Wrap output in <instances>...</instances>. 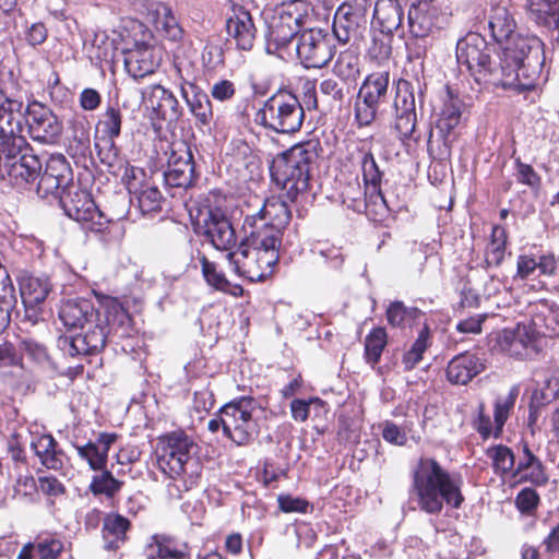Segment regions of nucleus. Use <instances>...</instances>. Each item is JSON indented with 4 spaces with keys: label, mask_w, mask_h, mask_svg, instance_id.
<instances>
[{
    "label": "nucleus",
    "mask_w": 559,
    "mask_h": 559,
    "mask_svg": "<svg viewBox=\"0 0 559 559\" xmlns=\"http://www.w3.org/2000/svg\"><path fill=\"white\" fill-rule=\"evenodd\" d=\"M22 107V100L9 98L0 91V139L4 154L0 178L19 192L34 193L43 165L21 135Z\"/></svg>",
    "instance_id": "obj_1"
},
{
    "label": "nucleus",
    "mask_w": 559,
    "mask_h": 559,
    "mask_svg": "<svg viewBox=\"0 0 559 559\" xmlns=\"http://www.w3.org/2000/svg\"><path fill=\"white\" fill-rule=\"evenodd\" d=\"M408 506L427 514L437 515L444 503L454 509L461 508L462 479L450 473L436 459L420 456L411 469Z\"/></svg>",
    "instance_id": "obj_2"
},
{
    "label": "nucleus",
    "mask_w": 559,
    "mask_h": 559,
    "mask_svg": "<svg viewBox=\"0 0 559 559\" xmlns=\"http://www.w3.org/2000/svg\"><path fill=\"white\" fill-rule=\"evenodd\" d=\"M503 58L499 69L491 67L484 84L524 91L534 87L544 58L542 44L537 38H519L503 46Z\"/></svg>",
    "instance_id": "obj_3"
},
{
    "label": "nucleus",
    "mask_w": 559,
    "mask_h": 559,
    "mask_svg": "<svg viewBox=\"0 0 559 559\" xmlns=\"http://www.w3.org/2000/svg\"><path fill=\"white\" fill-rule=\"evenodd\" d=\"M104 319L98 318L90 321L83 332L58 338L59 348L71 357L98 354L104 349L108 334L114 331L124 336L129 333L131 318L121 304L115 298H105L102 304Z\"/></svg>",
    "instance_id": "obj_4"
},
{
    "label": "nucleus",
    "mask_w": 559,
    "mask_h": 559,
    "mask_svg": "<svg viewBox=\"0 0 559 559\" xmlns=\"http://www.w3.org/2000/svg\"><path fill=\"white\" fill-rule=\"evenodd\" d=\"M157 463L160 471L178 481V490H189L202 474V463L198 455V444L182 431H175L159 439Z\"/></svg>",
    "instance_id": "obj_5"
},
{
    "label": "nucleus",
    "mask_w": 559,
    "mask_h": 559,
    "mask_svg": "<svg viewBox=\"0 0 559 559\" xmlns=\"http://www.w3.org/2000/svg\"><path fill=\"white\" fill-rule=\"evenodd\" d=\"M247 236L238 252H229L231 270L250 282H262L272 275L280 259L281 243L276 238L245 230Z\"/></svg>",
    "instance_id": "obj_6"
},
{
    "label": "nucleus",
    "mask_w": 559,
    "mask_h": 559,
    "mask_svg": "<svg viewBox=\"0 0 559 559\" xmlns=\"http://www.w3.org/2000/svg\"><path fill=\"white\" fill-rule=\"evenodd\" d=\"M317 158V144L309 141L294 145L273 160L271 176L290 202L307 192L310 171Z\"/></svg>",
    "instance_id": "obj_7"
},
{
    "label": "nucleus",
    "mask_w": 559,
    "mask_h": 559,
    "mask_svg": "<svg viewBox=\"0 0 559 559\" xmlns=\"http://www.w3.org/2000/svg\"><path fill=\"white\" fill-rule=\"evenodd\" d=\"M312 7L305 0H289L278 4L267 22L266 50L281 58L292 56L289 46L302 27L309 23Z\"/></svg>",
    "instance_id": "obj_8"
},
{
    "label": "nucleus",
    "mask_w": 559,
    "mask_h": 559,
    "mask_svg": "<svg viewBox=\"0 0 559 559\" xmlns=\"http://www.w3.org/2000/svg\"><path fill=\"white\" fill-rule=\"evenodd\" d=\"M305 111L296 95L278 92L267 98L254 116V121L277 133L297 132L304 122Z\"/></svg>",
    "instance_id": "obj_9"
},
{
    "label": "nucleus",
    "mask_w": 559,
    "mask_h": 559,
    "mask_svg": "<svg viewBox=\"0 0 559 559\" xmlns=\"http://www.w3.org/2000/svg\"><path fill=\"white\" fill-rule=\"evenodd\" d=\"M257 402L250 396L235 399L224 405V435L237 445L249 443L258 433L253 418Z\"/></svg>",
    "instance_id": "obj_10"
},
{
    "label": "nucleus",
    "mask_w": 559,
    "mask_h": 559,
    "mask_svg": "<svg viewBox=\"0 0 559 559\" xmlns=\"http://www.w3.org/2000/svg\"><path fill=\"white\" fill-rule=\"evenodd\" d=\"M292 217L286 202L280 197L265 199L260 211L245 219L243 228L265 236L273 235L282 243L283 230Z\"/></svg>",
    "instance_id": "obj_11"
},
{
    "label": "nucleus",
    "mask_w": 559,
    "mask_h": 559,
    "mask_svg": "<svg viewBox=\"0 0 559 559\" xmlns=\"http://www.w3.org/2000/svg\"><path fill=\"white\" fill-rule=\"evenodd\" d=\"M389 74L378 72L368 75L361 84L355 103V118L360 127L370 126L380 106L388 99Z\"/></svg>",
    "instance_id": "obj_12"
},
{
    "label": "nucleus",
    "mask_w": 559,
    "mask_h": 559,
    "mask_svg": "<svg viewBox=\"0 0 559 559\" xmlns=\"http://www.w3.org/2000/svg\"><path fill=\"white\" fill-rule=\"evenodd\" d=\"M491 51L486 39L477 33L467 34L456 44L459 64L465 66L479 84L487 80L492 67Z\"/></svg>",
    "instance_id": "obj_13"
},
{
    "label": "nucleus",
    "mask_w": 559,
    "mask_h": 559,
    "mask_svg": "<svg viewBox=\"0 0 559 559\" xmlns=\"http://www.w3.org/2000/svg\"><path fill=\"white\" fill-rule=\"evenodd\" d=\"M295 55L305 68L320 69L333 58L334 50L326 34L321 29L308 28L297 37Z\"/></svg>",
    "instance_id": "obj_14"
},
{
    "label": "nucleus",
    "mask_w": 559,
    "mask_h": 559,
    "mask_svg": "<svg viewBox=\"0 0 559 559\" xmlns=\"http://www.w3.org/2000/svg\"><path fill=\"white\" fill-rule=\"evenodd\" d=\"M23 115L28 127V133L33 140L43 144H51L61 135L62 123L49 107L38 102H33L27 105L24 112L23 110L21 111V119Z\"/></svg>",
    "instance_id": "obj_15"
},
{
    "label": "nucleus",
    "mask_w": 559,
    "mask_h": 559,
    "mask_svg": "<svg viewBox=\"0 0 559 559\" xmlns=\"http://www.w3.org/2000/svg\"><path fill=\"white\" fill-rule=\"evenodd\" d=\"M72 180V171L63 155H51L36 181L34 193L41 199L53 197L60 200Z\"/></svg>",
    "instance_id": "obj_16"
},
{
    "label": "nucleus",
    "mask_w": 559,
    "mask_h": 559,
    "mask_svg": "<svg viewBox=\"0 0 559 559\" xmlns=\"http://www.w3.org/2000/svg\"><path fill=\"white\" fill-rule=\"evenodd\" d=\"M60 204L67 216L82 224H91V229L100 228L104 225L103 213L85 190L70 187L68 192L60 198Z\"/></svg>",
    "instance_id": "obj_17"
},
{
    "label": "nucleus",
    "mask_w": 559,
    "mask_h": 559,
    "mask_svg": "<svg viewBox=\"0 0 559 559\" xmlns=\"http://www.w3.org/2000/svg\"><path fill=\"white\" fill-rule=\"evenodd\" d=\"M498 346L501 352L516 359H528L538 353L537 335L525 323L504 329L498 337Z\"/></svg>",
    "instance_id": "obj_18"
},
{
    "label": "nucleus",
    "mask_w": 559,
    "mask_h": 559,
    "mask_svg": "<svg viewBox=\"0 0 559 559\" xmlns=\"http://www.w3.org/2000/svg\"><path fill=\"white\" fill-rule=\"evenodd\" d=\"M464 108L463 100L450 90H447L436 120V130L443 141L444 153L447 154L450 153V147L456 138L455 129L461 123Z\"/></svg>",
    "instance_id": "obj_19"
},
{
    "label": "nucleus",
    "mask_w": 559,
    "mask_h": 559,
    "mask_svg": "<svg viewBox=\"0 0 559 559\" xmlns=\"http://www.w3.org/2000/svg\"><path fill=\"white\" fill-rule=\"evenodd\" d=\"M488 27L492 38L503 46L526 38L516 33V22L511 11V0H499L492 3L488 12Z\"/></svg>",
    "instance_id": "obj_20"
},
{
    "label": "nucleus",
    "mask_w": 559,
    "mask_h": 559,
    "mask_svg": "<svg viewBox=\"0 0 559 559\" xmlns=\"http://www.w3.org/2000/svg\"><path fill=\"white\" fill-rule=\"evenodd\" d=\"M202 215L205 238L217 250H230L236 245L237 237L229 218L218 209L209 210Z\"/></svg>",
    "instance_id": "obj_21"
},
{
    "label": "nucleus",
    "mask_w": 559,
    "mask_h": 559,
    "mask_svg": "<svg viewBox=\"0 0 559 559\" xmlns=\"http://www.w3.org/2000/svg\"><path fill=\"white\" fill-rule=\"evenodd\" d=\"M165 182L170 187L188 188L194 179V163L190 148L181 143L168 157Z\"/></svg>",
    "instance_id": "obj_22"
},
{
    "label": "nucleus",
    "mask_w": 559,
    "mask_h": 559,
    "mask_svg": "<svg viewBox=\"0 0 559 559\" xmlns=\"http://www.w3.org/2000/svg\"><path fill=\"white\" fill-rule=\"evenodd\" d=\"M527 316L536 335L552 336L559 334V306L548 299L530 301Z\"/></svg>",
    "instance_id": "obj_23"
},
{
    "label": "nucleus",
    "mask_w": 559,
    "mask_h": 559,
    "mask_svg": "<svg viewBox=\"0 0 559 559\" xmlns=\"http://www.w3.org/2000/svg\"><path fill=\"white\" fill-rule=\"evenodd\" d=\"M441 7L437 0H417L408 10L409 32L417 38L427 37L437 27Z\"/></svg>",
    "instance_id": "obj_24"
},
{
    "label": "nucleus",
    "mask_w": 559,
    "mask_h": 559,
    "mask_svg": "<svg viewBox=\"0 0 559 559\" xmlns=\"http://www.w3.org/2000/svg\"><path fill=\"white\" fill-rule=\"evenodd\" d=\"M127 188L138 202V206L143 214L157 212L160 210L162 193L157 187L145 182H140V178L144 177V170L131 167L126 171Z\"/></svg>",
    "instance_id": "obj_25"
},
{
    "label": "nucleus",
    "mask_w": 559,
    "mask_h": 559,
    "mask_svg": "<svg viewBox=\"0 0 559 559\" xmlns=\"http://www.w3.org/2000/svg\"><path fill=\"white\" fill-rule=\"evenodd\" d=\"M228 36L240 50H251L257 38V27L252 15L243 8L234 10L226 24Z\"/></svg>",
    "instance_id": "obj_26"
},
{
    "label": "nucleus",
    "mask_w": 559,
    "mask_h": 559,
    "mask_svg": "<svg viewBox=\"0 0 559 559\" xmlns=\"http://www.w3.org/2000/svg\"><path fill=\"white\" fill-rule=\"evenodd\" d=\"M142 97L145 106L151 108L158 118L171 120L178 117L177 98L162 85L147 86L142 92Z\"/></svg>",
    "instance_id": "obj_27"
},
{
    "label": "nucleus",
    "mask_w": 559,
    "mask_h": 559,
    "mask_svg": "<svg viewBox=\"0 0 559 559\" xmlns=\"http://www.w3.org/2000/svg\"><path fill=\"white\" fill-rule=\"evenodd\" d=\"M99 311L87 299H71L62 304L59 319L69 330L84 329L90 321L98 318Z\"/></svg>",
    "instance_id": "obj_28"
},
{
    "label": "nucleus",
    "mask_w": 559,
    "mask_h": 559,
    "mask_svg": "<svg viewBox=\"0 0 559 559\" xmlns=\"http://www.w3.org/2000/svg\"><path fill=\"white\" fill-rule=\"evenodd\" d=\"M117 440L116 433L102 432L95 441H88L83 445H74L79 456L86 461L93 471H103L107 465L110 447Z\"/></svg>",
    "instance_id": "obj_29"
},
{
    "label": "nucleus",
    "mask_w": 559,
    "mask_h": 559,
    "mask_svg": "<svg viewBox=\"0 0 559 559\" xmlns=\"http://www.w3.org/2000/svg\"><path fill=\"white\" fill-rule=\"evenodd\" d=\"M485 368L475 354L465 353L450 360L447 368L448 380L455 384H466Z\"/></svg>",
    "instance_id": "obj_30"
},
{
    "label": "nucleus",
    "mask_w": 559,
    "mask_h": 559,
    "mask_svg": "<svg viewBox=\"0 0 559 559\" xmlns=\"http://www.w3.org/2000/svg\"><path fill=\"white\" fill-rule=\"evenodd\" d=\"M51 290V284L45 276L24 274L20 278V294L26 310L43 304Z\"/></svg>",
    "instance_id": "obj_31"
},
{
    "label": "nucleus",
    "mask_w": 559,
    "mask_h": 559,
    "mask_svg": "<svg viewBox=\"0 0 559 559\" xmlns=\"http://www.w3.org/2000/svg\"><path fill=\"white\" fill-rule=\"evenodd\" d=\"M426 84L419 79L414 82L408 80H400L396 85V94L394 99V108L396 114L416 112V94L421 105Z\"/></svg>",
    "instance_id": "obj_32"
},
{
    "label": "nucleus",
    "mask_w": 559,
    "mask_h": 559,
    "mask_svg": "<svg viewBox=\"0 0 559 559\" xmlns=\"http://www.w3.org/2000/svg\"><path fill=\"white\" fill-rule=\"evenodd\" d=\"M362 21V13L358 9L341 5L334 15L333 34L341 44H347L357 35Z\"/></svg>",
    "instance_id": "obj_33"
},
{
    "label": "nucleus",
    "mask_w": 559,
    "mask_h": 559,
    "mask_svg": "<svg viewBox=\"0 0 559 559\" xmlns=\"http://www.w3.org/2000/svg\"><path fill=\"white\" fill-rule=\"evenodd\" d=\"M526 10L535 23L559 34V0H527Z\"/></svg>",
    "instance_id": "obj_34"
},
{
    "label": "nucleus",
    "mask_w": 559,
    "mask_h": 559,
    "mask_svg": "<svg viewBox=\"0 0 559 559\" xmlns=\"http://www.w3.org/2000/svg\"><path fill=\"white\" fill-rule=\"evenodd\" d=\"M124 66L128 73L138 80L154 73L157 63L154 59L153 49L147 45H141L128 51Z\"/></svg>",
    "instance_id": "obj_35"
},
{
    "label": "nucleus",
    "mask_w": 559,
    "mask_h": 559,
    "mask_svg": "<svg viewBox=\"0 0 559 559\" xmlns=\"http://www.w3.org/2000/svg\"><path fill=\"white\" fill-rule=\"evenodd\" d=\"M403 9L399 0H378L374 5L373 17L383 34L397 31L403 22Z\"/></svg>",
    "instance_id": "obj_36"
},
{
    "label": "nucleus",
    "mask_w": 559,
    "mask_h": 559,
    "mask_svg": "<svg viewBox=\"0 0 559 559\" xmlns=\"http://www.w3.org/2000/svg\"><path fill=\"white\" fill-rule=\"evenodd\" d=\"M180 92L192 115L202 124H209L213 118L212 105L209 96L193 83L182 84Z\"/></svg>",
    "instance_id": "obj_37"
},
{
    "label": "nucleus",
    "mask_w": 559,
    "mask_h": 559,
    "mask_svg": "<svg viewBox=\"0 0 559 559\" xmlns=\"http://www.w3.org/2000/svg\"><path fill=\"white\" fill-rule=\"evenodd\" d=\"M130 528V521L118 514L108 513L103 520L102 536L105 543V548L115 550L127 539V533Z\"/></svg>",
    "instance_id": "obj_38"
},
{
    "label": "nucleus",
    "mask_w": 559,
    "mask_h": 559,
    "mask_svg": "<svg viewBox=\"0 0 559 559\" xmlns=\"http://www.w3.org/2000/svg\"><path fill=\"white\" fill-rule=\"evenodd\" d=\"M31 448L45 467L55 471L62 468L63 453L57 450V442L52 436L40 435L33 438Z\"/></svg>",
    "instance_id": "obj_39"
},
{
    "label": "nucleus",
    "mask_w": 559,
    "mask_h": 559,
    "mask_svg": "<svg viewBox=\"0 0 559 559\" xmlns=\"http://www.w3.org/2000/svg\"><path fill=\"white\" fill-rule=\"evenodd\" d=\"M146 559H182L187 556V545L178 546L167 537L153 536L145 550Z\"/></svg>",
    "instance_id": "obj_40"
},
{
    "label": "nucleus",
    "mask_w": 559,
    "mask_h": 559,
    "mask_svg": "<svg viewBox=\"0 0 559 559\" xmlns=\"http://www.w3.org/2000/svg\"><path fill=\"white\" fill-rule=\"evenodd\" d=\"M63 550V544L56 538L40 539L21 550L17 559H58Z\"/></svg>",
    "instance_id": "obj_41"
},
{
    "label": "nucleus",
    "mask_w": 559,
    "mask_h": 559,
    "mask_svg": "<svg viewBox=\"0 0 559 559\" xmlns=\"http://www.w3.org/2000/svg\"><path fill=\"white\" fill-rule=\"evenodd\" d=\"M333 73L344 84L356 82L360 74L359 56L350 49L342 51L334 63Z\"/></svg>",
    "instance_id": "obj_42"
},
{
    "label": "nucleus",
    "mask_w": 559,
    "mask_h": 559,
    "mask_svg": "<svg viewBox=\"0 0 559 559\" xmlns=\"http://www.w3.org/2000/svg\"><path fill=\"white\" fill-rule=\"evenodd\" d=\"M519 386L514 385L506 395H499L493 405L495 437H499L519 396Z\"/></svg>",
    "instance_id": "obj_43"
},
{
    "label": "nucleus",
    "mask_w": 559,
    "mask_h": 559,
    "mask_svg": "<svg viewBox=\"0 0 559 559\" xmlns=\"http://www.w3.org/2000/svg\"><path fill=\"white\" fill-rule=\"evenodd\" d=\"M486 455L491 460L495 474L499 475L500 477H504L512 473L514 476L515 456L509 447L503 444L489 447L486 450Z\"/></svg>",
    "instance_id": "obj_44"
},
{
    "label": "nucleus",
    "mask_w": 559,
    "mask_h": 559,
    "mask_svg": "<svg viewBox=\"0 0 559 559\" xmlns=\"http://www.w3.org/2000/svg\"><path fill=\"white\" fill-rule=\"evenodd\" d=\"M155 26L165 37L170 40H179L182 37V28L179 25L171 9L164 3L157 5L155 10Z\"/></svg>",
    "instance_id": "obj_45"
},
{
    "label": "nucleus",
    "mask_w": 559,
    "mask_h": 559,
    "mask_svg": "<svg viewBox=\"0 0 559 559\" xmlns=\"http://www.w3.org/2000/svg\"><path fill=\"white\" fill-rule=\"evenodd\" d=\"M122 123V115L119 108L109 106L99 120V126L104 134L108 136L110 146L114 150L111 156L110 153L107 155V164L111 165L117 154L114 147V140L120 135Z\"/></svg>",
    "instance_id": "obj_46"
},
{
    "label": "nucleus",
    "mask_w": 559,
    "mask_h": 559,
    "mask_svg": "<svg viewBox=\"0 0 559 559\" xmlns=\"http://www.w3.org/2000/svg\"><path fill=\"white\" fill-rule=\"evenodd\" d=\"M507 233L501 226H493L491 230L490 242L485 253V263L487 267L499 266L506 254Z\"/></svg>",
    "instance_id": "obj_47"
},
{
    "label": "nucleus",
    "mask_w": 559,
    "mask_h": 559,
    "mask_svg": "<svg viewBox=\"0 0 559 559\" xmlns=\"http://www.w3.org/2000/svg\"><path fill=\"white\" fill-rule=\"evenodd\" d=\"M552 397L546 391V389H535L532 392L530 404H528V416H527V428L532 436H535L539 430L537 425L538 418L543 409L551 402Z\"/></svg>",
    "instance_id": "obj_48"
},
{
    "label": "nucleus",
    "mask_w": 559,
    "mask_h": 559,
    "mask_svg": "<svg viewBox=\"0 0 559 559\" xmlns=\"http://www.w3.org/2000/svg\"><path fill=\"white\" fill-rule=\"evenodd\" d=\"M421 316L417 308H406L402 301L392 302L386 310V319L393 326H411Z\"/></svg>",
    "instance_id": "obj_49"
},
{
    "label": "nucleus",
    "mask_w": 559,
    "mask_h": 559,
    "mask_svg": "<svg viewBox=\"0 0 559 559\" xmlns=\"http://www.w3.org/2000/svg\"><path fill=\"white\" fill-rule=\"evenodd\" d=\"M386 345V332L383 328L373 329L365 340V356L369 364L379 362L381 354Z\"/></svg>",
    "instance_id": "obj_50"
},
{
    "label": "nucleus",
    "mask_w": 559,
    "mask_h": 559,
    "mask_svg": "<svg viewBox=\"0 0 559 559\" xmlns=\"http://www.w3.org/2000/svg\"><path fill=\"white\" fill-rule=\"evenodd\" d=\"M365 190L358 179L346 183L341 192L343 204L355 212H362L366 209Z\"/></svg>",
    "instance_id": "obj_51"
},
{
    "label": "nucleus",
    "mask_w": 559,
    "mask_h": 559,
    "mask_svg": "<svg viewBox=\"0 0 559 559\" xmlns=\"http://www.w3.org/2000/svg\"><path fill=\"white\" fill-rule=\"evenodd\" d=\"M429 330L425 326L411 348L403 356V364L406 370L414 369L423 359V354L428 348Z\"/></svg>",
    "instance_id": "obj_52"
},
{
    "label": "nucleus",
    "mask_w": 559,
    "mask_h": 559,
    "mask_svg": "<svg viewBox=\"0 0 559 559\" xmlns=\"http://www.w3.org/2000/svg\"><path fill=\"white\" fill-rule=\"evenodd\" d=\"M122 486V481L116 479L108 471H104L99 475H95L90 485V489L94 495H106L114 497Z\"/></svg>",
    "instance_id": "obj_53"
},
{
    "label": "nucleus",
    "mask_w": 559,
    "mask_h": 559,
    "mask_svg": "<svg viewBox=\"0 0 559 559\" xmlns=\"http://www.w3.org/2000/svg\"><path fill=\"white\" fill-rule=\"evenodd\" d=\"M72 140L76 143V152L85 155L90 150V126L84 117H74L71 121Z\"/></svg>",
    "instance_id": "obj_54"
},
{
    "label": "nucleus",
    "mask_w": 559,
    "mask_h": 559,
    "mask_svg": "<svg viewBox=\"0 0 559 559\" xmlns=\"http://www.w3.org/2000/svg\"><path fill=\"white\" fill-rule=\"evenodd\" d=\"M311 411H314L316 413H319L320 411H325V403L319 397H313L308 401L294 400L290 403V412L295 420L306 421Z\"/></svg>",
    "instance_id": "obj_55"
},
{
    "label": "nucleus",
    "mask_w": 559,
    "mask_h": 559,
    "mask_svg": "<svg viewBox=\"0 0 559 559\" xmlns=\"http://www.w3.org/2000/svg\"><path fill=\"white\" fill-rule=\"evenodd\" d=\"M200 263L206 283L216 289L227 292L229 282L222 272L217 271L216 264L209 261L205 255L200 257Z\"/></svg>",
    "instance_id": "obj_56"
},
{
    "label": "nucleus",
    "mask_w": 559,
    "mask_h": 559,
    "mask_svg": "<svg viewBox=\"0 0 559 559\" xmlns=\"http://www.w3.org/2000/svg\"><path fill=\"white\" fill-rule=\"evenodd\" d=\"M360 166L365 183L371 185L373 189H377L381 181V171L370 151H361Z\"/></svg>",
    "instance_id": "obj_57"
},
{
    "label": "nucleus",
    "mask_w": 559,
    "mask_h": 559,
    "mask_svg": "<svg viewBox=\"0 0 559 559\" xmlns=\"http://www.w3.org/2000/svg\"><path fill=\"white\" fill-rule=\"evenodd\" d=\"M417 116L416 112L411 114H396L395 130L399 133V138L402 142L413 139L419 141V135H415Z\"/></svg>",
    "instance_id": "obj_58"
},
{
    "label": "nucleus",
    "mask_w": 559,
    "mask_h": 559,
    "mask_svg": "<svg viewBox=\"0 0 559 559\" xmlns=\"http://www.w3.org/2000/svg\"><path fill=\"white\" fill-rule=\"evenodd\" d=\"M516 179L520 183L530 187L532 190L537 191L540 188V176L534 170L530 164L521 162L516 158L515 162Z\"/></svg>",
    "instance_id": "obj_59"
},
{
    "label": "nucleus",
    "mask_w": 559,
    "mask_h": 559,
    "mask_svg": "<svg viewBox=\"0 0 559 559\" xmlns=\"http://www.w3.org/2000/svg\"><path fill=\"white\" fill-rule=\"evenodd\" d=\"M281 511L285 513L299 512L306 513L309 508V502L305 499L293 497L290 495H281L277 498Z\"/></svg>",
    "instance_id": "obj_60"
},
{
    "label": "nucleus",
    "mask_w": 559,
    "mask_h": 559,
    "mask_svg": "<svg viewBox=\"0 0 559 559\" xmlns=\"http://www.w3.org/2000/svg\"><path fill=\"white\" fill-rule=\"evenodd\" d=\"M538 502H539V497H538L536 490H534L532 488L522 489L515 498V503H516L518 509L521 512H526V513L535 510L537 508Z\"/></svg>",
    "instance_id": "obj_61"
},
{
    "label": "nucleus",
    "mask_w": 559,
    "mask_h": 559,
    "mask_svg": "<svg viewBox=\"0 0 559 559\" xmlns=\"http://www.w3.org/2000/svg\"><path fill=\"white\" fill-rule=\"evenodd\" d=\"M347 85L348 84H344V82L340 84L334 79L329 78L324 79L320 83L319 90L323 95L329 96L336 102H343L345 94L348 92L345 91Z\"/></svg>",
    "instance_id": "obj_62"
},
{
    "label": "nucleus",
    "mask_w": 559,
    "mask_h": 559,
    "mask_svg": "<svg viewBox=\"0 0 559 559\" xmlns=\"http://www.w3.org/2000/svg\"><path fill=\"white\" fill-rule=\"evenodd\" d=\"M20 352L34 361H43L47 357L45 346L31 338H25L20 342Z\"/></svg>",
    "instance_id": "obj_63"
},
{
    "label": "nucleus",
    "mask_w": 559,
    "mask_h": 559,
    "mask_svg": "<svg viewBox=\"0 0 559 559\" xmlns=\"http://www.w3.org/2000/svg\"><path fill=\"white\" fill-rule=\"evenodd\" d=\"M382 437L394 445H404L407 441L406 432L392 421L384 423Z\"/></svg>",
    "instance_id": "obj_64"
}]
</instances>
